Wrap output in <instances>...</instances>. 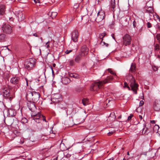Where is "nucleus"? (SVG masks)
<instances>
[{
    "label": "nucleus",
    "instance_id": "nucleus-1",
    "mask_svg": "<svg viewBox=\"0 0 160 160\" xmlns=\"http://www.w3.org/2000/svg\"><path fill=\"white\" fill-rule=\"evenodd\" d=\"M107 82L99 81L95 82L92 84L90 87V90L97 93L98 92V90L100 89Z\"/></svg>",
    "mask_w": 160,
    "mask_h": 160
},
{
    "label": "nucleus",
    "instance_id": "nucleus-2",
    "mask_svg": "<svg viewBox=\"0 0 160 160\" xmlns=\"http://www.w3.org/2000/svg\"><path fill=\"white\" fill-rule=\"evenodd\" d=\"M35 59L33 58H30L27 60L24 65L27 69L29 70L32 68L35 64Z\"/></svg>",
    "mask_w": 160,
    "mask_h": 160
},
{
    "label": "nucleus",
    "instance_id": "nucleus-3",
    "mask_svg": "<svg viewBox=\"0 0 160 160\" xmlns=\"http://www.w3.org/2000/svg\"><path fill=\"white\" fill-rule=\"evenodd\" d=\"M131 38L128 34H125L122 38V43L125 46L130 45L131 43Z\"/></svg>",
    "mask_w": 160,
    "mask_h": 160
},
{
    "label": "nucleus",
    "instance_id": "nucleus-4",
    "mask_svg": "<svg viewBox=\"0 0 160 160\" xmlns=\"http://www.w3.org/2000/svg\"><path fill=\"white\" fill-rule=\"evenodd\" d=\"M130 85L132 90L133 91L134 93L135 94H137V90L138 89V85L135 82V79L133 77H132Z\"/></svg>",
    "mask_w": 160,
    "mask_h": 160
},
{
    "label": "nucleus",
    "instance_id": "nucleus-5",
    "mask_svg": "<svg viewBox=\"0 0 160 160\" xmlns=\"http://www.w3.org/2000/svg\"><path fill=\"white\" fill-rule=\"evenodd\" d=\"M96 22H99L102 21L105 17V13L102 10L99 11L97 13Z\"/></svg>",
    "mask_w": 160,
    "mask_h": 160
},
{
    "label": "nucleus",
    "instance_id": "nucleus-6",
    "mask_svg": "<svg viewBox=\"0 0 160 160\" xmlns=\"http://www.w3.org/2000/svg\"><path fill=\"white\" fill-rule=\"evenodd\" d=\"M3 32L7 34H10L12 31V28L9 25L5 24L2 27Z\"/></svg>",
    "mask_w": 160,
    "mask_h": 160
},
{
    "label": "nucleus",
    "instance_id": "nucleus-7",
    "mask_svg": "<svg viewBox=\"0 0 160 160\" xmlns=\"http://www.w3.org/2000/svg\"><path fill=\"white\" fill-rule=\"evenodd\" d=\"M14 111L12 109L4 110L3 111V113L4 117L6 116H9L11 117H13L14 116Z\"/></svg>",
    "mask_w": 160,
    "mask_h": 160
},
{
    "label": "nucleus",
    "instance_id": "nucleus-8",
    "mask_svg": "<svg viewBox=\"0 0 160 160\" xmlns=\"http://www.w3.org/2000/svg\"><path fill=\"white\" fill-rule=\"evenodd\" d=\"M78 32L77 30H75L73 32L72 34V39L74 42L78 41Z\"/></svg>",
    "mask_w": 160,
    "mask_h": 160
},
{
    "label": "nucleus",
    "instance_id": "nucleus-9",
    "mask_svg": "<svg viewBox=\"0 0 160 160\" xmlns=\"http://www.w3.org/2000/svg\"><path fill=\"white\" fill-rule=\"evenodd\" d=\"M153 108L154 110L157 111H158L160 110V100H156L155 101Z\"/></svg>",
    "mask_w": 160,
    "mask_h": 160
},
{
    "label": "nucleus",
    "instance_id": "nucleus-10",
    "mask_svg": "<svg viewBox=\"0 0 160 160\" xmlns=\"http://www.w3.org/2000/svg\"><path fill=\"white\" fill-rule=\"evenodd\" d=\"M10 90L6 87H5L2 88V92L3 95L5 97H8L10 96Z\"/></svg>",
    "mask_w": 160,
    "mask_h": 160
},
{
    "label": "nucleus",
    "instance_id": "nucleus-11",
    "mask_svg": "<svg viewBox=\"0 0 160 160\" xmlns=\"http://www.w3.org/2000/svg\"><path fill=\"white\" fill-rule=\"evenodd\" d=\"M88 49L86 46H84L82 48L81 52L80 54L82 56H85L88 54Z\"/></svg>",
    "mask_w": 160,
    "mask_h": 160
},
{
    "label": "nucleus",
    "instance_id": "nucleus-12",
    "mask_svg": "<svg viewBox=\"0 0 160 160\" xmlns=\"http://www.w3.org/2000/svg\"><path fill=\"white\" fill-rule=\"evenodd\" d=\"M27 106L29 109L32 111L36 108L35 105L33 101H28L27 102Z\"/></svg>",
    "mask_w": 160,
    "mask_h": 160
},
{
    "label": "nucleus",
    "instance_id": "nucleus-13",
    "mask_svg": "<svg viewBox=\"0 0 160 160\" xmlns=\"http://www.w3.org/2000/svg\"><path fill=\"white\" fill-rule=\"evenodd\" d=\"M31 116L36 122L38 123H39L40 121V113L39 112L35 115H32Z\"/></svg>",
    "mask_w": 160,
    "mask_h": 160
},
{
    "label": "nucleus",
    "instance_id": "nucleus-14",
    "mask_svg": "<svg viewBox=\"0 0 160 160\" xmlns=\"http://www.w3.org/2000/svg\"><path fill=\"white\" fill-rule=\"evenodd\" d=\"M33 92H28L27 93L26 98L28 101H32Z\"/></svg>",
    "mask_w": 160,
    "mask_h": 160
},
{
    "label": "nucleus",
    "instance_id": "nucleus-15",
    "mask_svg": "<svg viewBox=\"0 0 160 160\" xmlns=\"http://www.w3.org/2000/svg\"><path fill=\"white\" fill-rule=\"evenodd\" d=\"M40 97V94L39 92H33V97L32 99L33 102L37 101L38 100H39Z\"/></svg>",
    "mask_w": 160,
    "mask_h": 160
},
{
    "label": "nucleus",
    "instance_id": "nucleus-16",
    "mask_svg": "<svg viewBox=\"0 0 160 160\" xmlns=\"http://www.w3.org/2000/svg\"><path fill=\"white\" fill-rule=\"evenodd\" d=\"M19 81V78L17 77L12 78L10 80V82L13 84H16L18 83Z\"/></svg>",
    "mask_w": 160,
    "mask_h": 160
},
{
    "label": "nucleus",
    "instance_id": "nucleus-17",
    "mask_svg": "<svg viewBox=\"0 0 160 160\" xmlns=\"http://www.w3.org/2000/svg\"><path fill=\"white\" fill-rule=\"evenodd\" d=\"M6 8L5 5H2L0 6V15H3L5 14Z\"/></svg>",
    "mask_w": 160,
    "mask_h": 160
},
{
    "label": "nucleus",
    "instance_id": "nucleus-18",
    "mask_svg": "<svg viewBox=\"0 0 160 160\" xmlns=\"http://www.w3.org/2000/svg\"><path fill=\"white\" fill-rule=\"evenodd\" d=\"M139 21H137L136 20H134L133 22V26L134 28H138V27H141V29L142 28V27L140 26V24Z\"/></svg>",
    "mask_w": 160,
    "mask_h": 160
},
{
    "label": "nucleus",
    "instance_id": "nucleus-19",
    "mask_svg": "<svg viewBox=\"0 0 160 160\" xmlns=\"http://www.w3.org/2000/svg\"><path fill=\"white\" fill-rule=\"evenodd\" d=\"M82 56H82L81 54H79L76 55L75 58V62L76 63H79L81 60V57Z\"/></svg>",
    "mask_w": 160,
    "mask_h": 160
},
{
    "label": "nucleus",
    "instance_id": "nucleus-20",
    "mask_svg": "<svg viewBox=\"0 0 160 160\" xmlns=\"http://www.w3.org/2000/svg\"><path fill=\"white\" fill-rule=\"evenodd\" d=\"M18 17L19 20L21 21L23 20L25 18V17L23 16V13L22 12H20L18 14Z\"/></svg>",
    "mask_w": 160,
    "mask_h": 160
},
{
    "label": "nucleus",
    "instance_id": "nucleus-21",
    "mask_svg": "<svg viewBox=\"0 0 160 160\" xmlns=\"http://www.w3.org/2000/svg\"><path fill=\"white\" fill-rule=\"evenodd\" d=\"M89 18L92 22L96 21V15H94L93 13H92L89 16Z\"/></svg>",
    "mask_w": 160,
    "mask_h": 160
},
{
    "label": "nucleus",
    "instance_id": "nucleus-22",
    "mask_svg": "<svg viewBox=\"0 0 160 160\" xmlns=\"http://www.w3.org/2000/svg\"><path fill=\"white\" fill-rule=\"evenodd\" d=\"M69 76L75 78H79V75L76 73H71L69 74Z\"/></svg>",
    "mask_w": 160,
    "mask_h": 160
},
{
    "label": "nucleus",
    "instance_id": "nucleus-23",
    "mask_svg": "<svg viewBox=\"0 0 160 160\" xmlns=\"http://www.w3.org/2000/svg\"><path fill=\"white\" fill-rule=\"evenodd\" d=\"M136 70V66L134 63H132L130 68V71L132 72H135Z\"/></svg>",
    "mask_w": 160,
    "mask_h": 160
},
{
    "label": "nucleus",
    "instance_id": "nucleus-24",
    "mask_svg": "<svg viewBox=\"0 0 160 160\" xmlns=\"http://www.w3.org/2000/svg\"><path fill=\"white\" fill-rule=\"evenodd\" d=\"M57 13L56 12H49V14L50 16L51 17L52 19L55 18L57 15Z\"/></svg>",
    "mask_w": 160,
    "mask_h": 160
},
{
    "label": "nucleus",
    "instance_id": "nucleus-25",
    "mask_svg": "<svg viewBox=\"0 0 160 160\" xmlns=\"http://www.w3.org/2000/svg\"><path fill=\"white\" fill-rule=\"evenodd\" d=\"M152 1L150 0L146 3L145 8H150L152 7Z\"/></svg>",
    "mask_w": 160,
    "mask_h": 160
},
{
    "label": "nucleus",
    "instance_id": "nucleus-26",
    "mask_svg": "<svg viewBox=\"0 0 160 160\" xmlns=\"http://www.w3.org/2000/svg\"><path fill=\"white\" fill-rule=\"evenodd\" d=\"M113 79V77L112 76H109L107 77V79H105L103 81H102V82H104V81L107 82L105 83L110 82V81L112 80Z\"/></svg>",
    "mask_w": 160,
    "mask_h": 160
},
{
    "label": "nucleus",
    "instance_id": "nucleus-27",
    "mask_svg": "<svg viewBox=\"0 0 160 160\" xmlns=\"http://www.w3.org/2000/svg\"><path fill=\"white\" fill-rule=\"evenodd\" d=\"M6 35L4 34L0 35V41L4 42L5 40Z\"/></svg>",
    "mask_w": 160,
    "mask_h": 160
},
{
    "label": "nucleus",
    "instance_id": "nucleus-28",
    "mask_svg": "<svg viewBox=\"0 0 160 160\" xmlns=\"http://www.w3.org/2000/svg\"><path fill=\"white\" fill-rule=\"evenodd\" d=\"M88 102V99L87 98H84L82 100V102L83 105L84 106L87 105Z\"/></svg>",
    "mask_w": 160,
    "mask_h": 160
},
{
    "label": "nucleus",
    "instance_id": "nucleus-29",
    "mask_svg": "<svg viewBox=\"0 0 160 160\" xmlns=\"http://www.w3.org/2000/svg\"><path fill=\"white\" fill-rule=\"evenodd\" d=\"M41 119L43 121H44L46 123V125L47 127L48 126V121L46 119L45 117L43 115L41 114Z\"/></svg>",
    "mask_w": 160,
    "mask_h": 160
},
{
    "label": "nucleus",
    "instance_id": "nucleus-30",
    "mask_svg": "<svg viewBox=\"0 0 160 160\" xmlns=\"http://www.w3.org/2000/svg\"><path fill=\"white\" fill-rule=\"evenodd\" d=\"M150 13L152 14L154 12V10L152 8V7L150 8H145Z\"/></svg>",
    "mask_w": 160,
    "mask_h": 160
},
{
    "label": "nucleus",
    "instance_id": "nucleus-31",
    "mask_svg": "<svg viewBox=\"0 0 160 160\" xmlns=\"http://www.w3.org/2000/svg\"><path fill=\"white\" fill-rule=\"evenodd\" d=\"M13 119L12 118H9L8 121V125H11L13 122Z\"/></svg>",
    "mask_w": 160,
    "mask_h": 160
},
{
    "label": "nucleus",
    "instance_id": "nucleus-32",
    "mask_svg": "<svg viewBox=\"0 0 160 160\" xmlns=\"http://www.w3.org/2000/svg\"><path fill=\"white\" fill-rule=\"evenodd\" d=\"M68 62L70 66H73L75 65V62L73 60H69Z\"/></svg>",
    "mask_w": 160,
    "mask_h": 160
},
{
    "label": "nucleus",
    "instance_id": "nucleus-33",
    "mask_svg": "<svg viewBox=\"0 0 160 160\" xmlns=\"http://www.w3.org/2000/svg\"><path fill=\"white\" fill-rule=\"evenodd\" d=\"M105 33L104 32H103L100 34L99 35V37L100 39H101L102 41L103 38L105 36Z\"/></svg>",
    "mask_w": 160,
    "mask_h": 160
},
{
    "label": "nucleus",
    "instance_id": "nucleus-34",
    "mask_svg": "<svg viewBox=\"0 0 160 160\" xmlns=\"http://www.w3.org/2000/svg\"><path fill=\"white\" fill-rule=\"evenodd\" d=\"M154 50L155 51H158L159 49V45L158 44H156L154 45Z\"/></svg>",
    "mask_w": 160,
    "mask_h": 160
},
{
    "label": "nucleus",
    "instance_id": "nucleus-35",
    "mask_svg": "<svg viewBox=\"0 0 160 160\" xmlns=\"http://www.w3.org/2000/svg\"><path fill=\"white\" fill-rule=\"evenodd\" d=\"M100 43L102 44V46H105L106 47H108L109 46V44L108 43H105L104 42H102V40Z\"/></svg>",
    "mask_w": 160,
    "mask_h": 160
},
{
    "label": "nucleus",
    "instance_id": "nucleus-36",
    "mask_svg": "<svg viewBox=\"0 0 160 160\" xmlns=\"http://www.w3.org/2000/svg\"><path fill=\"white\" fill-rule=\"evenodd\" d=\"M108 72H110L111 74L115 76H116V74L110 68H108Z\"/></svg>",
    "mask_w": 160,
    "mask_h": 160
},
{
    "label": "nucleus",
    "instance_id": "nucleus-37",
    "mask_svg": "<svg viewBox=\"0 0 160 160\" xmlns=\"http://www.w3.org/2000/svg\"><path fill=\"white\" fill-rule=\"evenodd\" d=\"M43 45L46 47L47 48H48L49 47V42L48 41L46 43H43Z\"/></svg>",
    "mask_w": 160,
    "mask_h": 160
},
{
    "label": "nucleus",
    "instance_id": "nucleus-38",
    "mask_svg": "<svg viewBox=\"0 0 160 160\" xmlns=\"http://www.w3.org/2000/svg\"><path fill=\"white\" fill-rule=\"evenodd\" d=\"M159 125L156 124L154 127L153 129L155 130V129L157 130V131H158V130L159 129Z\"/></svg>",
    "mask_w": 160,
    "mask_h": 160
},
{
    "label": "nucleus",
    "instance_id": "nucleus-39",
    "mask_svg": "<svg viewBox=\"0 0 160 160\" xmlns=\"http://www.w3.org/2000/svg\"><path fill=\"white\" fill-rule=\"evenodd\" d=\"M156 38L160 43V34H158L156 35Z\"/></svg>",
    "mask_w": 160,
    "mask_h": 160
},
{
    "label": "nucleus",
    "instance_id": "nucleus-40",
    "mask_svg": "<svg viewBox=\"0 0 160 160\" xmlns=\"http://www.w3.org/2000/svg\"><path fill=\"white\" fill-rule=\"evenodd\" d=\"M114 24H115L114 22L113 21H112L111 22V23L110 25L111 28H113Z\"/></svg>",
    "mask_w": 160,
    "mask_h": 160
},
{
    "label": "nucleus",
    "instance_id": "nucleus-41",
    "mask_svg": "<svg viewBox=\"0 0 160 160\" xmlns=\"http://www.w3.org/2000/svg\"><path fill=\"white\" fill-rule=\"evenodd\" d=\"M6 19L7 21H8V19H9L10 21H12V22H13V19H14L13 18H12V17H7L6 18Z\"/></svg>",
    "mask_w": 160,
    "mask_h": 160
},
{
    "label": "nucleus",
    "instance_id": "nucleus-42",
    "mask_svg": "<svg viewBox=\"0 0 160 160\" xmlns=\"http://www.w3.org/2000/svg\"><path fill=\"white\" fill-rule=\"evenodd\" d=\"M124 88H128V90H130V88L129 86L128 85L127 83L126 82H124Z\"/></svg>",
    "mask_w": 160,
    "mask_h": 160
},
{
    "label": "nucleus",
    "instance_id": "nucleus-43",
    "mask_svg": "<svg viewBox=\"0 0 160 160\" xmlns=\"http://www.w3.org/2000/svg\"><path fill=\"white\" fill-rule=\"evenodd\" d=\"M115 132V131H111V132H109L108 133V136H110L111 135H112Z\"/></svg>",
    "mask_w": 160,
    "mask_h": 160
},
{
    "label": "nucleus",
    "instance_id": "nucleus-44",
    "mask_svg": "<svg viewBox=\"0 0 160 160\" xmlns=\"http://www.w3.org/2000/svg\"><path fill=\"white\" fill-rule=\"evenodd\" d=\"M62 142H61L60 144V147L62 148V149H63V150H65V148H63V146H64V144L63 143H62Z\"/></svg>",
    "mask_w": 160,
    "mask_h": 160
},
{
    "label": "nucleus",
    "instance_id": "nucleus-45",
    "mask_svg": "<svg viewBox=\"0 0 160 160\" xmlns=\"http://www.w3.org/2000/svg\"><path fill=\"white\" fill-rule=\"evenodd\" d=\"M72 52V50H67L65 52V54H68Z\"/></svg>",
    "mask_w": 160,
    "mask_h": 160
},
{
    "label": "nucleus",
    "instance_id": "nucleus-46",
    "mask_svg": "<svg viewBox=\"0 0 160 160\" xmlns=\"http://www.w3.org/2000/svg\"><path fill=\"white\" fill-rule=\"evenodd\" d=\"M28 120L26 118H23L22 120V122L24 123L27 122Z\"/></svg>",
    "mask_w": 160,
    "mask_h": 160
},
{
    "label": "nucleus",
    "instance_id": "nucleus-47",
    "mask_svg": "<svg viewBox=\"0 0 160 160\" xmlns=\"http://www.w3.org/2000/svg\"><path fill=\"white\" fill-rule=\"evenodd\" d=\"M147 26L148 28H150L152 27V25L150 22H148L147 23Z\"/></svg>",
    "mask_w": 160,
    "mask_h": 160
},
{
    "label": "nucleus",
    "instance_id": "nucleus-48",
    "mask_svg": "<svg viewBox=\"0 0 160 160\" xmlns=\"http://www.w3.org/2000/svg\"><path fill=\"white\" fill-rule=\"evenodd\" d=\"M133 117V115L132 114H130V116L128 117V120H131L132 118Z\"/></svg>",
    "mask_w": 160,
    "mask_h": 160
},
{
    "label": "nucleus",
    "instance_id": "nucleus-49",
    "mask_svg": "<svg viewBox=\"0 0 160 160\" xmlns=\"http://www.w3.org/2000/svg\"><path fill=\"white\" fill-rule=\"evenodd\" d=\"M145 129V131L144 132V133H146L147 132V131L148 130V128H143L142 129V130H143V131H142V133H143V132H144V130Z\"/></svg>",
    "mask_w": 160,
    "mask_h": 160
},
{
    "label": "nucleus",
    "instance_id": "nucleus-50",
    "mask_svg": "<svg viewBox=\"0 0 160 160\" xmlns=\"http://www.w3.org/2000/svg\"><path fill=\"white\" fill-rule=\"evenodd\" d=\"M143 104H144V102L142 100L139 103L140 106H142L143 105Z\"/></svg>",
    "mask_w": 160,
    "mask_h": 160
},
{
    "label": "nucleus",
    "instance_id": "nucleus-51",
    "mask_svg": "<svg viewBox=\"0 0 160 160\" xmlns=\"http://www.w3.org/2000/svg\"><path fill=\"white\" fill-rule=\"evenodd\" d=\"M34 2L36 4L38 3H40V0H34Z\"/></svg>",
    "mask_w": 160,
    "mask_h": 160
},
{
    "label": "nucleus",
    "instance_id": "nucleus-52",
    "mask_svg": "<svg viewBox=\"0 0 160 160\" xmlns=\"http://www.w3.org/2000/svg\"><path fill=\"white\" fill-rule=\"evenodd\" d=\"M153 70L155 71H158V68L156 67H153Z\"/></svg>",
    "mask_w": 160,
    "mask_h": 160
},
{
    "label": "nucleus",
    "instance_id": "nucleus-53",
    "mask_svg": "<svg viewBox=\"0 0 160 160\" xmlns=\"http://www.w3.org/2000/svg\"><path fill=\"white\" fill-rule=\"evenodd\" d=\"M24 140L22 138V139L20 140L19 142L21 143V144H22L24 143Z\"/></svg>",
    "mask_w": 160,
    "mask_h": 160
},
{
    "label": "nucleus",
    "instance_id": "nucleus-54",
    "mask_svg": "<svg viewBox=\"0 0 160 160\" xmlns=\"http://www.w3.org/2000/svg\"><path fill=\"white\" fill-rule=\"evenodd\" d=\"M112 115L113 116L114 118H115V115L114 113V112H112V113H111V114L110 115V117H111V116H112Z\"/></svg>",
    "mask_w": 160,
    "mask_h": 160
},
{
    "label": "nucleus",
    "instance_id": "nucleus-55",
    "mask_svg": "<svg viewBox=\"0 0 160 160\" xmlns=\"http://www.w3.org/2000/svg\"><path fill=\"white\" fill-rule=\"evenodd\" d=\"M25 80H26V84H27V86H28V79H27V78H25Z\"/></svg>",
    "mask_w": 160,
    "mask_h": 160
},
{
    "label": "nucleus",
    "instance_id": "nucleus-56",
    "mask_svg": "<svg viewBox=\"0 0 160 160\" xmlns=\"http://www.w3.org/2000/svg\"><path fill=\"white\" fill-rule=\"evenodd\" d=\"M151 122L152 123H155V122L154 120H152L151 121Z\"/></svg>",
    "mask_w": 160,
    "mask_h": 160
},
{
    "label": "nucleus",
    "instance_id": "nucleus-57",
    "mask_svg": "<svg viewBox=\"0 0 160 160\" xmlns=\"http://www.w3.org/2000/svg\"><path fill=\"white\" fill-rule=\"evenodd\" d=\"M114 34H112L111 36L112 38L115 40V38L114 36Z\"/></svg>",
    "mask_w": 160,
    "mask_h": 160
},
{
    "label": "nucleus",
    "instance_id": "nucleus-58",
    "mask_svg": "<svg viewBox=\"0 0 160 160\" xmlns=\"http://www.w3.org/2000/svg\"><path fill=\"white\" fill-rule=\"evenodd\" d=\"M156 27L157 28H158L159 29H160L159 28V25L158 24H157L156 25Z\"/></svg>",
    "mask_w": 160,
    "mask_h": 160
},
{
    "label": "nucleus",
    "instance_id": "nucleus-59",
    "mask_svg": "<svg viewBox=\"0 0 160 160\" xmlns=\"http://www.w3.org/2000/svg\"><path fill=\"white\" fill-rule=\"evenodd\" d=\"M33 35L34 36L38 37V35L37 33H34L33 34Z\"/></svg>",
    "mask_w": 160,
    "mask_h": 160
},
{
    "label": "nucleus",
    "instance_id": "nucleus-60",
    "mask_svg": "<svg viewBox=\"0 0 160 160\" xmlns=\"http://www.w3.org/2000/svg\"><path fill=\"white\" fill-rule=\"evenodd\" d=\"M139 118L141 120L142 119V117L141 115H139Z\"/></svg>",
    "mask_w": 160,
    "mask_h": 160
},
{
    "label": "nucleus",
    "instance_id": "nucleus-61",
    "mask_svg": "<svg viewBox=\"0 0 160 160\" xmlns=\"http://www.w3.org/2000/svg\"><path fill=\"white\" fill-rule=\"evenodd\" d=\"M101 97H102V98H103L104 97V95H103V93H102V95H101Z\"/></svg>",
    "mask_w": 160,
    "mask_h": 160
},
{
    "label": "nucleus",
    "instance_id": "nucleus-62",
    "mask_svg": "<svg viewBox=\"0 0 160 160\" xmlns=\"http://www.w3.org/2000/svg\"><path fill=\"white\" fill-rule=\"evenodd\" d=\"M65 79L67 81H70V79L68 78H66Z\"/></svg>",
    "mask_w": 160,
    "mask_h": 160
},
{
    "label": "nucleus",
    "instance_id": "nucleus-63",
    "mask_svg": "<svg viewBox=\"0 0 160 160\" xmlns=\"http://www.w3.org/2000/svg\"><path fill=\"white\" fill-rule=\"evenodd\" d=\"M57 158H58L57 157L55 158L53 160H57Z\"/></svg>",
    "mask_w": 160,
    "mask_h": 160
},
{
    "label": "nucleus",
    "instance_id": "nucleus-64",
    "mask_svg": "<svg viewBox=\"0 0 160 160\" xmlns=\"http://www.w3.org/2000/svg\"><path fill=\"white\" fill-rule=\"evenodd\" d=\"M127 160H132V159L131 158H128L127 159Z\"/></svg>",
    "mask_w": 160,
    "mask_h": 160
}]
</instances>
